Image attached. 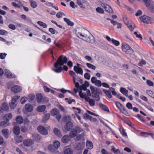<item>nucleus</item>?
<instances>
[{"mask_svg":"<svg viewBox=\"0 0 154 154\" xmlns=\"http://www.w3.org/2000/svg\"><path fill=\"white\" fill-rule=\"evenodd\" d=\"M76 34L78 37L88 42L92 43L94 42V37L86 29H79L76 31Z\"/></svg>","mask_w":154,"mask_h":154,"instance_id":"f257e3e1","label":"nucleus"},{"mask_svg":"<svg viewBox=\"0 0 154 154\" xmlns=\"http://www.w3.org/2000/svg\"><path fill=\"white\" fill-rule=\"evenodd\" d=\"M76 34L78 37L88 42L92 43L94 42V37L86 29H79L76 31Z\"/></svg>","mask_w":154,"mask_h":154,"instance_id":"f03ea898","label":"nucleus"},{"mask_svg":"<svg viewBox=\"0 0 154 154\" xmlns=\"http://www.w3.org/2000/svg\"><path fill=\"white\" fill-rule=\"evenodd\" d=\"M60 145V142L57 140H55L53 142V146L56 149L54 148L51 145H49L48 146V149L52 153L55 154H58V152L57 149L59 148Z\"/></svg>","mask_w":154,"mask_h":154,"instance_id":"7ed1b4c3","label":"nucleus"},{"mask_svg":"<svg viewBox=\"0 0 154 154\" xmlns=\"http://www.w3.org/2000/svg\"><path fill=\"white\" fill-rule=\"evenodd\" d=\"M67 61V58L66 56L63 57V55H61L57 59V62L54 63V66L55 68H57L59 65L62 66L64 63H66Z\"/></svg>","mask_w":154,"mask_h":154,"instance_id":"20e7f679","label":"nucleus"},{"mask_svg":"<svg viewBox=\"0 0 154 154\" xmlns=\"http://www.w3.org/2000/svg\"><path fill=\"white\" fill-rule=\"evenodd\" d=\"M122 49L124 52L130 55H131L134 53L133 50L129 45L127 44L123 45Z\"/></svg>","mask_w":154,"mask_h":154,"instance_id":"39448f33","label":"nucleus"},{"mask_svg":"<svg viewBox=\"0 0 154 154\" xmlns=\"http://www.w3.org/2000/svg\"><path fill=\"white\" fill-rule=\"evenodd\" d=\"M19 96H14L12 98L11 102L10 103V106L12 109H14L17 106L16 102L20 98Z\"/></svg>","mask_w":154,"mask_h":154,"instance_id":"423d86ee","label":"nucleus"},{"mask_svg":"<svg viewBox=\"0 0 154 154\" xmlns=\"http://www.w3.org/2000/svg\"><path fill=\"white\" fill-rule=\"evenodd\" d=\"M73 127L72 123L71 122H67L65 125L64 127L63 128V131L65 132L69 131Z\"/></svg>","mask_w":154,"mask_h":154,"instance_id":"0eeeda50","label":"nucleus"},{"mask_svg":"<svg viewBox=\"0 0 154 154\" xmlns=\"http://www.w3.org/2000/svg\"><path fill=\"white\" fill-rule=\"evenodd\" d=\"M38 130L39 133L43 135H46L48 134L47 130L42 126H40L38 128Z\"/></svg>","mask_w":154,"mask_h":154,"instance_id":"6e6552de","label":"nucleus"},{"mask_svg":"<svg viewBox=\"0 0 154 154\" xmlns=\"http://www.w3.org/2000/svg\"><path fill=\"white\" fill-rule=\"evenodd\" d=\"M85 145V143H76L74 146V148L76 150H81L84 148Z\"/></svg>","mask_w":154,"mask_h":154,"instance_id":"1a4fd4ad","label":"nucleus"},{"mask_svg":"<svg viewBox=\"0 0 154 154\" xmlns=\"http://www.w3.org/2000/svg\"><path fill=\"white\" fill-rule=\"evenodd\" d=\"M145 5L151 12L154 13V2H153L152 1Z\"/></svg>","mask_w":154,"mask_h":154,"instance_id":"9d476101","label":"nucleus"},{"mask_svg":"<svg viewBox=\"0 0 154 154\" xmlns=\"http://www.w3.org/2000/svg\"><path fill=\"white\" fill-rule=\"evenodd\" d=\"M150 18L146 15H143L140 18V20L145 23H149L150 22Z\"/></svg>","mask_w":154,"mask_h":154,"instance_id":"9b49d317","label":"nucleus"},{"mask_svg":"<svg viewBox=\"0 0 154 154\" xmlns=\"http://www.w3.org/2000/svg\"><path fill=\"white\" fill-rule=\"evenodd\" d=\"M11 90L14 93H17L21 91L22 89L21 87L19 86L15 85L11 88Z\"/></svg>","mask_w":154,"mask_h":154,"instance_id":"f8f14e48","label":"nucleus"},{"mask_svg":"<svg viewBox=\"0 0 154 154\" xmlns=\"http://www.w3.org/2000/svg\"><path fill=\"white\" fill-rule=\"evenodd\" d=\"M34 143V141L30 139L25 140L23 141L24 145L27 146H30Z\"/></svg>","mask_w":154,"mask_h":154,"instance_id":"ddd939ff","label":"nucleus"},{"mask_svg":"<svg viewBox=\"0 0 154 154\" xmlns=\"http://www.w3.org/2000/svg\"><path fill=\"white\" fill-rule=\"evenodd\" d=\"M70 137L68 135H65L62 137V142L63 143H66L68 142L70 140Z\"/></svg>","mask_w":154,"mask_h":154,"instance_id":"4468645a","label":"nucleus"},{"mask_svg":"<svg viewBox=\"0 0 154 154\" xmlns=\"http://www.w3.org/2000/svg\"><path fill=\"white\" fill-rule=\"evenodd\" d=\"M74 70L77 74H80L82 75H83V70L81 67H77L75 66L74 67Z\"/></svg>","mask_w":154,"mask_h":154,"instance_id":"2eb2a0df","label":"nucleus"},{"mask_svg":"<svg viewBox=\"0 0 154 154\" xmlns=\"http://www.w3.org/2000/svg\"><path fill=\"white\" fill-rule=\"evenodd\" d=\"M77 134V131L74 128L72 129L69 134V136L71 138H73L75 137Z\"/></svg>","mask_w":154,"mask_h":154,"instance_id":"dca6fc26","label":"nucleus"},{"mask_svg":"<svg viewBox=\"0 0 154 154\" xmlns=\"http://www.w3.org/2000/svg\"><path fill=\"white\" fill-rule=\"evenodd\" d=\"M25 109L27 112H29L33 110V108L31 104H27L25 106Z\"/></svg>","mask_w":154,"mask_h":154,"instance_id":"f3484780","label":"nucleus"},{"mask_svg":"<svg viewBox=\"0 0 154 154\" xmlns=\"http://www.w3.org/2000/svg\"><path fill=\"white\" fill-rule=\"evenodd\" d=\"M103 5L104 6V8L106 11L110 13H113L112 9L109 5L107 4L105 5V4H103Z\"/></svg>","mask_w":154,"mask_h":154,"instance_id":"a211bd4d","label":"nucleus"},{"mask_svg":"<svg viewBox=\"0 0 154 154\" xmlns=\"http://www.w3.org/2000/svg\"><path fill=\"white\" fill-rule=\"evenodd\" d=\"M85 100L89 103V105L91 106H94L95 105V102L94 100L93 99H91L88 97V98H86Z\"/></svg>","mask_w":154,"mask_h":154,"instance_id":"6ab92c4d","label":"nucleus"},{"mask_svg":"<svg viewBox=\"0 0 154 154\" xmlns=\"http://www.w3.org/2000/svg\"><path fill=\"white\" fill-rule=\"evenodd\" d=\"M20 132V128L17 126H14L13 128V132L15 135H18Z\"/></svg>","mask_w":154,"mask_h":154,"instance_id":"aec40b11","label":"nucleus"},{"mask_svg":"<svg viewBox=\"0 0 154 154\" xmlns=\"http://www.w3.org/2000/svg\"><path fill=\"white\" fill-rule=\"evenodd\" d=\"M54 132L55 135L59 137H61L62 136L60 131L57 128H54Z\"/></svg>","mask_w":154,"mask_h":154,"instance_id":"412c9836","label":"nucleus"},{"mask_svg":"<svg viewBox=\"0 0 154 154\" xmlns=\"http://www.w3.org/2000/svg\"><path fill=\"white\" fill-rule=\"evenodd\" d=\"M12 115L11 113L5 114L4 116V118L8 122L12 118Z\"/></svg>","mask_w":154,"mask_h":154,"instance_id":"4be33fe9","label":"nucleus"},{"mask_svg":"<svg viewBox=\"0 0 154 154\" xmlns=\"http://www.w3.org/2000/svg\"><path fill=\"white\" fill-rule=\"evenodd\" d=\"M50 117V114L49 113L46 114L43 116L42 120V122L44 123H45L49 119Z\"/></svg>","mask_w":154,"mask_h":154,"instance_id":"5701e85b","label":"nucleus"},{"mask_svg":"<svg viewBox=\"0 0 154 154\" xmlns=\"http://www.w3.org/2000/svg\"><path fill=\"white\" fill-rule=\"evenodd\" d=\"M16 121L17 123L21 124L23 122V119L21 116H18L16 117Z\"/></svg>","mask_w":154,"mask_h":154,"instance_id":"b1692460","label":"nucleus"},{"mask_svg":"<svg viewBox=\"0 0 154 154\" xmlns=\"http://www.w3.org/2000/svg\"><path fill=\"white\" fill-rule=\"evenodd\" d=\"M59 111L57 109L54 108L51 110V113L52 116H54L59 114Z\"/></svg>","mask_w":154,"mask_h":154,"instance_id":"393cba45","label":"nucleus"},{"mask_svg":"<svg viewBox=\"0 0 154 154\" xmlns=\"http://www.w3.org/2000/svg\"><path fill=\"white\" fill-rule=\"evenodd\" d=\"M2 133L6 138H7L8 136L9 130L7 129H4L2 130Z\"/></svg>","mask_w":154,"mask_h":154,"instance_id":"a878e982","label":"nucleus"},{"mask_svg":"<svg viewBox=\"0 0 154 154\" xmlns=\"http://www.w3.org/2000/svg\"><path fill=\"white\" fill-rule=\"evenodd\" d=\"M87 147L89 149H91L93 147V145L92 143L90 141H87L86 142Z\"/></svg>","mask_w":154,"mask_h":154,"instance_id":"bb28decb","label":"nucleus"},{"mask_svg":"<svg viewBox=\"0 0 154 154\" xmlns=\"http://www.w3.org/2000/svg\"><path fill=\"white\" fill-rule=\"evenodd\" d=\"M46 106L45 105H42L38 106L37 108L38 111L40 112H43L45 109Z\"/></svg>","mask_w":154,"mask_h":154,"instance_id":"cd10ccee","label":"nucleus"},{"mask_svg":"<svg viewBox=\"0 0 154 154\" xmlns=\"http://www.w3.org/2000/svg\"><path fill=\"white\" fill-rule=\"evenodd\" d=\"M36 100L38 103L42 102V96L41 94H38L36 95Z\"/></svg>","mask_w":154,"mask_h":154,"instance_id":"c85d7f7f","label":"nucleus"},{"mask_svg":"<svg viewBox=\"0 0 154 154\" xmlns=\"http://www.w3.org/2000/svg\"><path fill=\"white\" fill-rule=\"evenodd\" d=\"M32 137L34 139L37 141H38L41 139L40 135L37 133H35L32 134Z\"/></svg>","mask_w":154,"mask_h":154,"instance_id":"c756f323","label":"nucleus"},{"mask_svg":"<svg viewBox=\"0 0 154 154\" xmlns=\"http://www.w3.org/2000/svg\"><path fill=\"white\" fill-rule=\"evenodd\" d=\"M99 106L100 108L103 110L106 111H109V109L105 105L101 103L99 104Z\"/></svg>","mask_w":154,"mask_h":154,"instance_id":"7c9ffc66","label":"nucleus"},{"mask_svg":"<svg viewBox=\"0 0 154 154\" xmlns=\"http://www.w3.org/2000/svg\"><path fill=\"white\" fill-rule=\"evenodd\" d=\"M31 7L35 8H36L37 6V3L35 1L31 0L29 1Z\"/></svg>","mask_w":154,"mask_h":154,"instance_id":"2f4dec72","label":"nucleus"},{"mask_svg":"<svg viewBox=\"0 0 154 154\" xmlns=\"http://www.w3.org/2000/svg\"><path fill=\"white\" fill-rule=\"evenodd\" d=\"M120 92L123 94L127 96L128 94V91L124 88H121L120 89Z\"/></svg>","mask_w":154,"mask_h":154,"instance_id":"473e14b6","label":"nucleus"},{"mask_svg":"<svg viewBox=\"0 0 154 154\" xmlns=\"http://www.w3.org/2000/svg\"><path fill=\"white\" fill-rule=\"evenodd\" d=\"M8 121H2L0 123V126L2 128L6 127L8 125Z\"/></svg>","mask_w":154,"mask_h":154,"instance_id":"72a5a7b5","label":"nucleus"},{"mask_svg":"<svg viewBox=\"0 0 154 154\" xmlns=\"http://www.w3.org/2000/svg\"><path fill=\"white\" fill-rule=\"evenodd\" d=\"M5 74L8 78H10L11 76V73L8 70L6 69L5 70Z\"/></svg>","mask_w":154,"mask_h":154,"instance_id":"f704fd0d","label":"nucleus"},{"mask_svg":"<svg viewBox=\"0 0 154 154\" xmlns=\"http://www.w3.org/2000/svg\"><path fill=\"white\" fill-rule=\"evenodd\" d=\"M64 21L66 22L70 26H72L73 25L74 23H73L70 21L69 19H67L66 18H64Z\"/></svg>","mask_w":154,"mask_h":154,"instance_id":"c9c22d12","label":"nucleus"},{"mask_svg":"<svg viewBox=\"0 0 154 154\" xmlns=\"http://www.w3.org/2000/svg\"><path fill=\"white\" fill-rule=\"evenodd\" d=\"M73 151L70 148H67L64 151V154H72Z\"/></svg>","mask_w":154,"mask_h":154,"instance_id":"e433bc0d","label":"nucleus"},{"mask_svg":"<svg viewBox=\"0 0 154 154\" xmlns=\"http://www.w3.org/2000/svg\"><path fill=\"white\" fill-rule=\"evenodd\" d=\"M103 91L106 95L108 98H110L112 97V95L110 91L105 90H103Z\"/></svg>","mask_w":154,"mask_h":154,"instance_id":"4c0bfd02","label":"nucleus"},{"mask_svg":"<svg viewBox=\"0 0 154 154\" xmlns=\"http://www.w3.org/2000/svg\"><path fill=\"white\" fill-rule=\"evenodd\" d=\"M37 23L44 28H46L47 27V25L43 22L38 21L37 22Z\"/></svg>","mask_w":154,"mask_h":154,"instance_id":"58836bf2","label":"nucleus"},{"mask_svg":"<svg viewBox=\"0 0 154 154\" xmlns=\"http://www.w3.org/2000/svg\"><path fill=\"white\" fill-rule=\"evenodd\" d=\"M15 139L16 142L18 143L21 142L23 140L22 137L21 136H17Z\"/></svg>","mask_w":154,"mask_h":154,"instance_id":"ea45409f","label":"nucleus"},{"mask_svg":"<svg viewBox=\"0 0 154 154\" xmlns=\"http://www.w3.org/2000/svg\"><path fill=\"white\" fill-rule=\"evenodd\" d=\"M8 106L6 103H4L2 104V111L4 110L5 111L7 110L8 109Z\"/></svg>","mask_w":154,"mask_h":154,"instance_id":"a19ab883","label":"nucleus"},{"mask_svg":"<svg viewBox=\"0 0 154 154\" xmlns=\"http://www.w3.org/2000/svg\"><path fill=\"white\" fill-rule=\"evenodd\" d=\"M126 116H129V113L124 106L120 110Z\"/></svg>","mask_w":154,"mask_h":154,"instance_id":"79ce46f5","label":"nucleus"},{"mask_svg":"<svg viewBox=\"0 0 154 154\" xmlns=\"http://www.w3.org/2000/svg\"><path fill=\"white\" fill-rule=\"evenodd\" d=\"M90 89L91 90V94H92V96L93 97L97 95V93H96L93 90V89H94V87L93 86L91 85L90 86Z\"/></svg>","mask_w":154,"mask_h":154,"instance_id":"37998d69","label":"nucleus"},{"mask_svg":"<svg viewBox=\"0 0 154 154\" xmlns=\"http://www.w3.org/2000/svg\"><path fill=\"white\" fill-rule=\"evenodd\" d=\"M74 128L75 129L76 131H77V133H80L82 131H83V130L78 125L76 126Z\"/></svg>","mask_w":154,"mask_h":154,"instance_id":"c03bdc74","label":"nucleus"},{"mask_svg":"<svg viewBox=\"0 0 154 154\" xmlns=\"http://www.w3.org/2000/svg\"><path fill=\"white\" fill-rule=\"evenodd\" d=\"M112 148L111 149V150L115 154H118V152L120 153V151L119 149H116L114 146H112Z\"/></svg>","mask_w":154,"mask_h":154,"instance_id":"a18cd8bd","label":"nucleus"},{"mask_svg":"<svg viewBox=\"0 0 154 154\" xmlns=\"http://www.w3.org/2000/svg\"><path fill=\"white\" fill-rule=\"evenodd\" d=\"M146 93L152 97L153 96H154V93L152 91L149 90H146Z\"/></svg>","mask_w":154,"mask_h":154,"instance_id":"49530a36","label":"nucleus"},{"mask_svg":"<svg viewBox=\"0 0 154 154\" xmlns=\"http://www.w3.org/2000/svg\"><path fill=\"white\" fill-rule=\"evenodd\" d=\"M86 65L88 68H91L92 69L95 70L96 69V68L95 66L91 63H86Z\"/></svg>","mask_w":154,"mask_h":154,"instance_id":"de8ad7c7","label":"nucleus"},{"mask_svg":"<svg viewBox=\"0 0 154 154\" xmlns=\"http://www.w3.org/2000/svg\"><path fill=\"white\" fill-rule=\"evenodd\" d=\"M79 95L80 97L82 98H84L85 100L86 98H88V97H87L86 96L85 94H84L81 91L79 92Z\"/></svg>","mask_w":154,"mask_h":154,"instance_id":"09e8293b","label":"nucleus"},{"mask_svg":"<svg viewBox=\"0 0 154 154\" xmlns=\"http://www.w3.org/2000/svg\"><path fill=\"white\" fill-rule=\"evenodd\" d=\"M93 90L95 92L97 93L98 94H102V91H101L100 89L98 88H94V89H93Z\"/></svg>","mask_w":154,"mask_h":154,"instance_id":"8fccbe9b","label":"nucleus"},{"mask_svg":"<svg viewBox=\"0 0 154 154\" xmlns=\"http://www.w3.org/2000/svg\"><path fill=\"white\" fill-rule=\"evenodd\" d=\"M49 31L52 34H54L56 33H58V32L57 31H56L53 28H50L49 29Z\"/></svg>","mask_w":154,"mask_h":154,"instance_id":"3c124183","label":"nucleus"},{"mask_svg":"<svg viewBox=\"0 0 154 154\" xmlns=\"http://www.w3.org/2000/svg\"><path fill=\"white\" fill-rule=\"evenodd\" d=\"M134 34L136 35L137 38H138L140 40H142L143 39L142 37L140 34H137L136 32H134Z\"/></svg>","mask_w":154,"mask_h":154,"instance_id":"603ef678","label":"nucleus"},{"mask_svg":"<svg viewBox=\"0 0 154 154\" xmlns=\"http://www.w3.org/2000/svg\"><path fill=\"white\" fill-rule=\"evenodd\" d=\"M116 106L120 110L122 109V107H123V106L119 102H116Z\"/></svg>","mask_w":154,"mask_h":154,"instance_id":"864d4df0","label":"nucleus"},{"mask_svg":"<svg viewBox=\"0 0 154 154\" xmlns=\"http://www.w3.org/2000/svg\"><path fill=\"white\" fill-rule=\"evenodd\" d=\"M111 41L114 45L116 46H118L119 45V42L118 41L112 39Z\"/></svg>","mask_w":154,"mask_h":154,"instance_id":"5fc2aeb1","label":"nucleus"},{"mask_svg":"<svg viewBox=\"0 0 154 154\" xmlns=\"http://www.w3.org/2000/svg\"><path fill=\"white\" fill-rule=\"evenodd\" d=\"M96 10L97 12L100 13H103L104 12L103 9L101 8L98 7L96 9Z\"/></svg>","mask_w":154,"mask_h":154,"instance_id":"6e6d98bb","label":"nucleus"},{"mask_svg":"<svg viewBox=\"0 0 154 154\" xmlns=\"http://www.w3.org/2000/svg\"><path fill=\"white\" fill-rule=\"evenodd\" d=\"M127 26L129 30L131 31H132L135 28V26L134 25H132L131 24H129V25Z\"/></svg>","mask_w":154,"mask_h":154,"instance_id":"4d7b16f0","label":"nucleus"},{"mask_svg":"<svg viewBox=\"0 0 154 154\" xmlns=\"http://www.w3.org/2000/svg\"><path fill=\"white\" fill-rule=\"evenodd\" d=\"M27 98L25 97H23L21 100V103L22 104H23L25 103L26 101L27 100Z\"/></svg>","mask_w":154,"mask_h":154,"instance_id":"13d9d810","label":"nucleus"},{"mask_svg":"<svg viewBox=\"0 0 154 154\" xmlns=\"http://www.w3.org/2000/svg\"><path fill=\"white\" fill-rule=\"evenodd\" d=\"M63 15L65 16V14L64 13L61 12H59L57 14L56 16L58 18H60L62 17Z\"/></svg>","mask_w":154,"mask_h":154,"instance_id":"bf43d9fd","label":"nucleus"},{"mask_svg":"<svg viewBox=\"0 0 154 154\" xmlns=\"http://www.w3.org/2000/svg\"><path fill=\"white\" fill-rule=\"evenodd\" d=\"M64 120L65 122H71V119L69 116H66L64 118Z\"/></svg>","mask_w":154,"mask_h":154,"instance_id":"052dcab7","label":"nucleus"},{"mask_svg":"<svg viewBox=\"0 0 154 154\" xmlns=\"http://www.w3.org/2000/svg\"><path fill=\"white\" fill-rule=\"evenodd\" d=\"M21 131L23 133H25L27 131V129L25 126H22L20 127Z\"/></svg>","mask_w":154,"mask_h":154,"instance_id":"680f3d73","label":"nucleus"},{"mask_svg":"<svg viewBox=\"0 0 154 154\" xmlns=\"http://www.w3.org/2000/svg\"><path fill=\"white\" fill-rule=\"evenodd\" d=\"M84 136V134L83 133L78 135L76 137L77 140H81L82 137H83Z\"/></svg>","mask_w":154,"mask_h":154,"instance_id":"e2e57ef3","label":"nucleus"},{"mask_svg":"<svg viewBox=\"0 0 154 154\" xmlns=\"http://www.w3.org/2000/svg\"><path fill=\"white\" fill-rule=\"evenodd\" d=\"M123 21H124V23H125V24L126 25H129V22L128 20L127 17H123Z\"/></svg>","mask_w":154,"mask_h":154,"instance_id":"0e129e2a","label":"nucleus"},{"mask_svg":"<svg viewBox=\"0 0 154 154\" xmlns=\"http://www.w3.org/2000/svg\"><path fill=\"white\" fill-rule=\"evenodd\" d=\"M84 78L88 80H89L90 78V75L88 73H85L84 75Z\"/></svg>","mask_w":154,"mask_h":154,"instance_id":"69168bd1","label":"nucleus"},{"mask_svg":"<svg viewBox=\"0 0 154 154\" xmlns=\"http://www.w3.org/2000/svg\"><path fill=\"white\" fill-rule=\"evenodd\" d=\"M21 18L24 20H26L27 21L30 20V19L29 18H27L26 16L24 14H22L21 15Z\"/></svg>","mask_w":154,"mask_h":154,"instance_id":"338daca9","label":"nucleus"},{"mask_svg":"<svg viewBox=\"0 0 154 154\" xmlns=\"http://www.w3.org/2000/svg\"><path fill=\"white\" fill-rule=\"evenodd\" d=\"M8 27L10 29L13 30H14L16 29L15 26L12 24H10L8 26Z\"/></svg>","mask_w":154,"mask_h":154,"instance_id":"774afa93","label":"nucleus"}]
</instances>
